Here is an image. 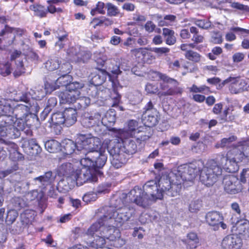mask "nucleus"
<instances>
[{"mask_svg": "<svg viewBox=\"0 0 249 249\" xmlns=\"http://www.w3.org/2000/svg\"><path fill=\"white\" fill-rule=\"evenodd\" d=\"M249 157V141L242 140L234 145L226 155L219 153L214 159L208 160L199 175L200 182L207 187L212 186L221 178L222 169L229 173L238 170V163Z\"/></svg>", "mask_w": 249, "mask_h": 249, "instance_id": "nucleus-1", "label": "nucleus"}, {"mask_svg": "<svg viewBox=\"0 0 249 249\" xmlns=\"http://www.w3.org/2000/svg\"><path fill=\"white\" fill-rule=\"evenodd\" d=\"M117 201L119 204L112 203L113 205L103 208L101 211L105 217L110 219L111 223L116 222L122 226L124 222L129 220L135 214V210L126 204L127 202L124 203L121 199Z\"/></svg>", "mask_w": 249, "mask_h": 249, "instance_id": "nucleus-2", "label": "nucleus"}, {"mask_svg": "<svg viewBox=\"0 0 249 249\" xmlns=\"http://www.w3.org/2000/svg\"><path fill=\"white\" fill-rule=\"evenodd\" d=\"M102 144L100 139L93 137L91 134H80L77 137V151H82L85 155V158L92 157V155L96 152H99L101 149H106L105 142Z\"/></svg>", "mask_w": 249, "mask_h": 249, "instance_id": "nucleus-3", "label": "nucleus"}, {"mask_svg": "<svg viewBox=\"0 0 249 249\" xmlns=\"http://www.w3.org/2000/svg\"><path fill=\"white\" fill-rule=\"evenodd\" d=\"M82 167L77 169L71 174L77 185L81 186L86 182H95L98 180L96 171L91 168L93 163L89 158H82L80 160Z\"/></svg>", "mask_w": 249, "mask_h": 249, "instance_id": "nucleus-4", "label": "nucleus"}, {"mask_svg": "<svg viewBox=\"0 0 249 249\" xmlns=\"http://www.w3.org/2000/svg\"><path fill=\"white\" fill-rule=\"evenodd\" d=\"M204 166L203 161L199 160L188 164H183L175 167L171 172L175 176H180L182 181H192L195 179L199 172L201 173Z\"/></svg>", "mask_w": 249, "mask_h": 249, "instance_id": "nucleus-5", "label": "nucleus"}, {"mask_svg": "<svg viewBox=\"0 0 249 249\" xmlns=\"http://www.w3.org/2000/svg\"><path fill=\"white\" fill-rule=\"evenodd\" d=\"M104 144L107 146V152L112 157L111 163L114 168L117 169L121 167L126 162L128 157L121 152L119 140L113 139L106 140Z\"/></svg>", "mask_w": 249, "mask_h": 249, "instance_id": "nucleus-6", "label": "nucleus"}, {"mask_svg": "<svg viewBox=\"0 0 249 249\" xmlns=\"http://www.w3.org/2000/svg\"><path fill=\"white\" fill-rule=\"evenodd\" d=\"M14 124L10 117H0V142L5 145V142H10L4 140V138L15 139L20 135V129H22V127L19 126L17 128Z\"/></svg>", "mask_w": 249, "mask_h": 249, "instance_id": "nucleus-7", "label": "nucleus"}, {"mask_svg": "<svg viewBox=\"0 0 249 249\" xmlns=\"http://www.w3.org/2000/svg\"><path fill=\"white\" fill-rule=\"evenodd\" d=\"M157 75L163 81V82L160 84V89L163 91L158 93L159 97L181 93V89L178 87V82L175 79L160 72H157Z\"/></svg>", "mask_w": 249, "mask_h": 249, "instance_id": "nucleus-8", "label": "nucleus"}, {"mask_svg": "<svg viewBox=\"0 0 249 249\" xmlns=\"http://www.w3.org/2000/svg\"><path fill=\"white\" fill-rule=\"evenodd\" d=\"M39 110V107L37 103H33L31 105H24L23 104H19L16 106L13 109L12 113L15 116L14 118L15 119V123L14 124L16 126V122L18 120H20L22 123H20V124H18V128L19 126L23 128L24 123L26 120V118L29 114L37 113Z\"/></svg>", "mask_w": 249, "mask_h": 249, "instance_id": "nucleus-9", "label": "nucleus"}, {"mask_svg": "<svg viewBox=\"0 0 249 249\" xmlns=\"http://www.w3.org/2000/svg\"><path fill=\"white\" fill-rule=\"evenodd\" d=\"M152 200L149 196L138 186H135L126 195L124 199L125 202L134 203L142 208L148 206Z\"/></svg>", "mask_w": 249, "mask_h": 249, "instance_id": "nucleus-10", "label": "nucleus"}, {"mask_svg": "<svg viewBox=\"0 0 249 249\" xmlns=\"http://www.w3.org/2000/svg\"><path fill=\"white\" fill-rule=\"evenodd\" d=\"M142 119L144 124L148 127L155 126L160 119L159 111L155 108L151 101H149L143 108Z\"/></svg>", "mask_w": 249, "mask_h": 249, "instance_id": "nucleus-11", "label": "nucleus"}, {"mask_svg": "<svg viewBox=\"0 0 249 249\" xmlns=\"http://www.w3.org/2000/svg\"><path fill=\"white\" fill-rule=\"evenodd\" d=\"M104 218L105 219L104 229L102 230V233L100 232V234L106 237L107 239L112 241L119 237L120 233L118 228L121 226L116 222L111 223L110 219H107L104 216Z\"/></svg>", "mask_w": 249, "mask_h": 249, "instance_id": "nucleus-12", "label": "nucleus"}, {"mask_svg": "<svg viewBox=\"0 0 249 249\" xmlns=\"http://www.w3.org/2000/svg\"><path fill=\"white\" fill-rule=\"evenodd\" d=\"M117 137L116 139L119 140V143L121 144L120 150L124 154L128 157L137 152V142L135 138L131 137L123 138L119 137V135H117Z\"/></svg>", "mask_w": 249, "mask_h": 249, "instance_id": "nucleus-13", "label": "nucleus"}, {"mask_svg": "<svg viewBox=\"0 0 249 249\" xmlns=\"http://www.w3.org/2000/svg\"><path fill=\"white\" fill-rule=\"evenodd\" d=\"M81 122L85 127H99L102 125L101 114L97 111L86 112L82 115Z\"/></svg>", "mask_w": 249, "mask_h": 249, "instance_id": "nucleus-14", "label": "nucleus"}, {"mask_svg": "<svg viewBox=\"0 0 249 249\" xmlns=\"http://www.w3.org/2000/svg\"><path fill=\"white\" fill-rule=\"evenodd\" d=\"M232 225V231L236 232L245 238H249V222L245 219H239L238 217L232 216L231 218Z\"/></svg>", "mask_w": 249, "mask_h": 249, "instance_id": "nucleus-15", "label": "nucleus"}, {"mask_svg": "<svg viewBox=\"0 0 249 249\" xmlns=\"http://www.w3.org/2000/svg\"><path fill=\"white\" fill-rule=\"evenodd\" d=\"M223 184L225 191L229 194H237L243 189L238 178L233 175L225 176L223 180Z\"/></svg>", "mask_w": 249, "mask_h": 249, "instance_id": "nucleus-16", "label": "nucleus"}, {"mask_svg": "<svg viewBox=\"0 0 249 249\" xmlns=\"http://www.w3.org/2000/svg\"><path fill=\"white\" fill-rule=\"evenodd\" d=\"M143 191L154 201L162 198V192L160 191L159 183H157L156 180L147 181L143 186Z\"/></svg>", "mask_w": 249, "mask_h": 249, "instance_id": "nucleus-17", "label": "nucleus"}, {"mask_svg": "<svg viewBox=\"0 0 249 249\" xmlns=\"http://www.w3.org/2000/svg\"><path fill=\"white\" fill-rule=\"evenodd\" d=\"M242 240L236 234L226 236L222 240L221 246L223 249H240Z\"/></svg>", "mask_w": 249, "mask_h": 249, "instance_id": "nucleus-18", "label": "nucleus"}, {"mask_svg": "<svg viewBox=\"0 0 249 249\" xmlns=\"http://www.w3.org/2000/svg\"><path fill=\"white\" fill-rule=\"evenodd\" d=\"M140 132V131L138 130V123L134 120L128 122L127 127L125 129H119L117 131V135L123 138L125 137H136V133Z\"/></svg>", "mask_w": 249, "mask_h": 249, "instance_id": "nucleus-19", "label": "nucleus"}, {"mask_svg": "<svg viewBox=\"0 0 249 249\" xmlns=\"http://www.w3.org/2000/svg\"><path fill=\"white\" fill-rule=\"evenodd\" d=\"M92 156L94 157L90 158V160L93 163L91 168L95 170L97 173V169L103 167L107 161V156L106 149H101L99 152H96L92 155Z\"/></svg>", "mask_w": 249, "mask_h": 249, "instance_id": "nucleus-20", "label": "nucleus"}, {"mask_svg": "<svg viewBox=\"0 0 249 249\" xmlns=\"http://www.w3.org/2000/svg\"><path fill=\"white\" fill-rule=\"evenodd\" d=\"M24 58L25 57L21 52L17 50L15 51L11 55V60L15 61L16 66L14 73L18 76L24 72L23 62Z\"/></svg>", "mask_w": 249, "mask_h": 249, "instance_id": "nucleus-21", "label": "nucleus"}, {"mask_svg": "<svg viewBox=\"0 0 249 249\" xmlns=\"http://www.w3.org/2000/svg\"><path fill=\"white\" fill-rule=\"evenodd\" d=\"M34 184L41 189H45L54 181V178L51 171L45 173L43 175L36 177L33 179Z\"/></svg>", "mask_w": 249, "mask_h": 249, "instance_id": "nucleus-22", "label": "nucleus"}, {"mask_svg": "<svg viewBox=\"0 0 249 249\" xmlns=\"http://www.w3.org/2000/svg\"><path fill=\"white\" fill-rule=\"evenodd\" d=\"M170 178H172V186L167 194L171 196H176L179 195L181 189V183L183 182L180 176H175L171 172Z\"/></svg>", "mask_w": 249, "mask_h": 249, "instance_id": "nucleus-23", "label": "nucleus"}, {"mask_svg": "<svg viewBox=\"0 0 249 249\" xmlns=\"http://www.w3.org/2000/svg\"><path fill=\"white\" fill-rule=\"evenodd\" d=\"M80 91H70L65 90L61 92L59 95L60 103L61 104H73L75 103L77 98L80 96Z\"/></svg>", "mask_w": 249, "mask_h": 249, "instance_id": "nucleus-24", "label": "nucleus"}, {"mask_svg": "<svg viewBox=\"0 0 249 249\" xmlns=\"http://www.w3.org/2000/svg\"><path fill=\"white\" fill-rule=\"evenodd\" d=\"M131 53L138 59L139 62L150 63L151 60L149 59V57H153L152 53L146 48L132 50Z\"/></svg>", "mask_w": 249, "mask_h": 249, "instance_id": "nucleus-25", "label": "nucleus"}, {"mask_svg": "<svg viewBox=\"0 0 249 249\" xmlns=\"http://www.w3.org/2000/svg\"><path fill=\"white\" fill-rule=\"evenodd\" d=\"M25 151L31 156H36L41 151V147L35 139H31L24 142Z\"/></svg>", "mask_w": 249, "mask_h": 249, "instance_id": "nucleus-26", "label": "nucleus"}, {"mask_svg": "<svg viewBox=\"0 0 249 249\" xmlns=\"http://www.w3.org/2000/svg\"><path fill=\"white\" fill-rule=\"evenodd\" d=\"M206 223L211 226L219 225L223 220L222 214L217 211H212L207 213L205 215Z\"/></svg>", "mask_w": 249, "mask_h": 249, "instance_id": "nucleus-27", "label": "nucleus"}, {"mask_svg": "<svg viewBox=\"0 0 249 249\" xmlns=\"http://www.w3.org/2000/svg\"><path fill=\"white\" fill-rule=\"evenodd\" d=\"M13 100L16 102H22L24 105H31L33 103H37L32 94L28 91L16 92Z\"/></svg>", "mask_w": 249, "mask_h": 249, "instance_id": "nucleus-28", "label": "nucleus"}, {"mask_svg": "<svg viewBox=\"0 0 249 249\" xmlns=\"http://www.w3.org/2000/svg\"><path fill=\"white\" fill-rule=\"evenodd\" d=\"M5 148L9 153V157L13 161L21 160L23 157L18 151V145L13 142H5Z\"/></svg>", "mask_w": 249, "mask_h": 249, "instance_id": "nucleus-29", "label": "nucleus"}, {"mask_svg": "<svg viewBox=\"0 0 249 249\" xmlns=\"http://www.w3.org/2000/svg\"><path fill=\"white\" fill-rule=\"evenodd\" d=\"M76 149L77 150V138L76 143L71 140L66 139L61 143L60 150L66 155L72 154Z\"/></svg>", "mask_w": 249, "mask_h": 249, "instance_id": "nucleus-30", "label": "nucleus"}, {"mask_svg": "<svg viewBox=\"0 0 249 249\" xmlns=\"http://www.w3.org/2000/svg\"><path fill=\"white\" fill-rule=\"evenodd\" d=\"M12 107L11 106L9 100L1 99L0 100V117H10L11 119L15 123V119L14 116H12Z\"/></svg>", "mask_w": 249, "mask_h": 249, "instance_id": "nucleus-31", "label": "nucleus"}, {"mask_svg": "<svg viewBox=\"0 0 249 249\" xmlns=\"http://www.w3.org/2000/svg\"><path fill=\"white\" fill-rule=\"evenodd\" d=\"M107 76H108L109 81L111 82L112 85L113 86L114 82L111 77V74L106 71H100L98 73L92 76L91 82L95 86H99L104 83Z\"/></svg>", "mask_w": 249, "mask_h": 249, "instance_id": "nucleus-32", "label": "nucleus"}, {"mask_svg": "<svg viewBox=\"0 0 249 249\" xmlns=\"http://www.w3.org/2000/svg\"><path fill=\"white\" fill-rule=\"evenodd\" d=\"M65 126L69 127L73 125L77 121V112L76 108H67L63 112Z\"/></svg>", "mask_w": 249, "mask_h": 249, "instance_id": "nucleus-33", "label": "nucleus"}, {"mask_svg": "<svg viewBox=\"0 0 249 249\" xmlns=\"http://www.w3.org/2000/svg\"><path fill=\"white\" fill-rule=\"evenodd\" d=\"M105 223V219L104 216H101V218L96 222L93 223L88 229L86 234L88 235L93 236L94 234L96 235H101L100 232H102V230H103L104 225Z\"/></svg>", "mask_w": 249, "mask_h": 249, "instance_id": "nucleus-34", "label": "nucleus"}, {"mask_svg": "<svg viewBox=\"0 0 249 249\" xmlns=\"http://www.w3.org/2000/svg\"><path fill=\"white\" fill-rule=\"evenodd\" d=\"M75 183L74 179L71 175L70 176L66 177V179L61 180L59 182L57 188L59 191L68 192L72 188Z\"/></svg>", "mask_w": 249, "mask_h": 249, "instance_id": "nucleus-35", "label": "nucleus"}, {"mask_svg": "<svg viewBox=\"0 0 249 249\" xmlns=\"http://www.w3.org/2000/svg\"><path fill=\"white\" fill-rule=\"evenodd\" d=\"M182 241L186 245V247L188 249H193L196 248L199 244V239L197 234L193 232L188 233L187 239L182 240Z\"/></svg>", "mask_w": 249, "mask_h": 249, "instance_id": "nucleus-36", "label": "nucleus"}, {"mask_svg": "<svg viewBox=\"0 0 249 249\" xmlns=\"http://www.w3.org/2000/svg\"><path fill=\"white\" fill-rule=\"evenodd\" d=\"M243 83V80L240 79L239 77H229V78L225 79L223 83L227 84L230 83L231 85L230 86L229 89L231 92L232 93H237L239 92V89L237 88H233V87L237 85H242Z\"/></svg>", "mask_w": 249, "mask_h": 249, "instance_id": "nucleus-37", "label": "nucleus"}, {"mask_svg": "<svg viewBox=\"0 0 249 249\" xmlns=\"http://www.w3.org/2000/svg\"><path fill=\"white\" fill-rule=\"evenodd\" d=\"M174 31L167 28L162 29V35L165 38V41L166 44L168 45H173L176 42V37L175 36Z\"/></svg>", "mask_w": 249, "mask_h": 249, "instance_id": "nucleus-38", "label": "nucleus"}, {"mask_svg": "<svg viewBox=\"0 0 249 249\" xmlns=\"http://www.w3.org/2000/svg\"><path fill=\"white\" fill-rule=\"evenodd\" d=\"M102 125L104 126L111 125L114 124L116 121L115 112L114 109H110L107 112L103 117L101 115Z\"/></svg>", "mask_w": 249, "mask_h": 249, "instance_id": "nucleus-39", "label": "nucleus"}, {"mask_svg": "<svg viewBox=\"0 0 249 249\" xmlns=\"http://www.w3.org/2000/svg\"><path fill=\"white\" fill-rule=\"evenodd\" d=\"M172 178H170V174H169V178L167 177L160 178L158 183L160 191L162 192V194L164 192H166V194L168 193L172 186Z\"/></svg>", "mask_w": 249, "mask_h": 249, "instance_id": "nucleus-40", "label": "nucleus"}, {"mask_svg": "<svg viewBox=\"0 0 249 249\" xmlns=\"http://www.w3.org/2000/svg\"><path fill=\"white\" fill-rule=\"evenodd\" d=\"M30 8L32 11H34L35 16L40 18H43L47 16V10L44 6L36 4L31 5Z\"/></svg>", "mask_w": 249, "mask_h": 249, "instance_id": "nucleus-41", "label": "nucleus"}, {"mask_svg": "<svg viewBox=\"0 0 249 249\" xmlns=\"http://www.w3.org/2000/svg\"><path fill=\"white\" fill-rule=\"evenodd\" d=\"M237 140V137L231 135L228 138H224L217 142L215 145L216 148L230 147L232 145V142Z\"/></svg>", "mask_w": 249, "mask_h": 249, "instance_id": "nucleus-42", "label": "nucleus"}, {"mask_svg": "<svg viewBox=\"0 0 249 249\" xmlns=\"http://www.w3.org/2000/svg\"><path fill=\"white\" fill-rule=\"evenodd\" d=\"M46 150L50 153H55L60 150L61 143L54 140L47 141L45 143Z\"/></svg>", "mask_w": 249, "mask_h": 249, "instance_id": "nucleus-43", "label": "nucleus"}, {"mask_svg": "<svg viewBox=\"0 0 249 249\" xmlns=\"http://www.w3.org/2000/svg\"><path fill=\"white\" fill-rule=\"evenodd\" d=\"M106 238L102 235L95 236L94 240L90 244V246L95 249L103 248L106 243Z\"/></svg>", "mask_w": 249, "mask_h": 249, "instance_id": "nucleus-44", "label": "nucleus"}, {"mask_svg": "<svg viewBox=\"0 0 249 249\" xmlns=\"http://www.w3.org/2000/svg\"><path fill=\"white\" fill-rule=\"evenodd\" d=\"M90 104V99L88 97H78L74 105L76 109H85Z\"/></svg>", "mask_w": 249, "mask_h": 249, "instance_id": "nucleus-45", "label": "nucleus"}, {"mask_svg": "<svg viewBox=\"0 0 249 249\" xmlns=\"http://www.w3.org/2000/svg\"><path fill=\"white\" fill-rule=\"evenodd\" d=\"M45 67L50 71L57 69L60 67V62L58 58L54 57L50 58L45 63Z\"/></svg>", "mask_w": 249, "mask_h": 249, "instance_id": "nucleus-46", "label": "nucleus"}, {"mask_svg": "<svg viewBox=\"0 0 249 249\" xmlns=\"http://www.w3.org/2000/svg\"><path fill=\"white\" fill-rule=\"evenodd\" d=\"M43 196V194L40 192H38L37 190H34L27 193L25 195V197L28 201H33L36 200L40 201Z\"/></svg>", "mask_w": 249, "mask_h": 249, "instance_id": "nucleus-47", "label": "nucleus"}, {"mask_svg": "<svg viewBox=\"0 0 249 249\" xmlns=\"http://www.w3.org/2000/svg\"><path fill=\"white\" fill-rule=\"evenodd\" d=\"M185 52V53L184 55L187 59L195 63L200 62L201 56L199 53L192 50Z\"/></svg>", "mask_w": 249, "mask_h": 249, "instance_id": "nucleus-48", "label": "nucleus"}, {"mask_svg": "<svg viewBox=\"0 0 249 249\" xmlns=\"http://www.w3.org/2000/svg\"><path fill=\"white\" fill-rule=\"evenodd\" d=\"M60 76L56 79V83L59 87L60 86H67L71 82L72 77L71 75L63 73L59 74Z\"/></svg>", "mask_w": 249, "mask_h": 249, "instance_id": "nucleus-49", "label": "nucleus"}, {"mask_svg": "<svg viewBox=\"0 0 249 249\" xmlns=\"http://www.w3.org/2000/svg\"><path fill=\"white\" fill-rule=\"evenodd\" d=\"M107 15L109 17H116L120 14V10L117 6L110 2L106 4Z\"/></svg>", "mask_w": 249, "mask_h": 249, "instance_id": "nucleus-50", "label": "nucleus"}, {"mask_svg": "<svg viewBox=\"0 0 249 249\" xmlns=\"http://www.w3.org/2000/svg\"><path fill=\"white\" fill-rule=\"evenodd\" d=\"M52 123L56 125L64 124L65 125L64 113L56 112L53 113L51 117Z\"/></svg>", "mask_w": 249, "mask_h": 249, "instance_id": "nucleus-51", "label": "nucleus"}, {"mask_svg": "<svg viewBox=\"0 0 249 249\" xmlns=\"http://www.w3.org/2000/svg\"><path fill=\"white\" fill-rule=\"evenodd\" d=\"M18 213L15 210H10L7 213V215L5 218V223L8 225H12L16 220Z\"/></svg>", "mask_w": 249, "mask_h": 249, "instance_id": "nucleus-52", "label": "nucleus"}, {"mask_svg": "<svg viewBox=\"0 0 249 249\" xmlns=\"http://www.w3.org/2000/svg\"><path fill=\"white\" fill-rule=\"evenodd\" d=\"M59 172L61 175L66 177L70 176L74 172L72 164L70 163L63 164L59 168Z\"/></svg>", "mask_w": 249, "mask_h": 249, "instance_id": "nucleus-53", "label": "nucleus"}, {"mask_svg": "<svg viewBox=\"0 0 249 249\" xmlns=\"http://www.w3.org/2000/svg\"><path fill=\"white\" fill-rule=\"evenodd\" d=\"M105 4L104 2L98 1L96 4V7L91 10L90 14L93 16L97 13L104 15L105 14Z\"/></svg>", "mask_w": 249, "mask_h": 249, "instance_id": "nucleus-54", "label": "nucleus"}, {"mask_svg": "<svg viewBox=\"0 0 249 249\" xmlns=\"http://www.w3.org/2000/svg\"><path fill=\"white\" fill-rule=\"evenodd\" d=\"M190 91L193 92H200L204 94H208L210 92V88L205 86L202 85L199 87L196 85H193L190 88Z\"/></svg>", "mask_w": 249, "mask_h": 249, "instance_id": "nucleus-55", "label": "nucleus"}, {"mask_svg": "<svg viewBox=\"0 0 249 249\" xmlns=\"http://www.w3.org/2000/svg\"><path fill=\"white\" fill-rule=\"evenodd\" d=\"M83 86L84 84L79 82H70L67 86L66 90L74 92L79 91V89H82Z\"/></svg>", "mask_w": 249, "mask_h": 249, "instance_id": "nucleus-56", "label": "nucleus"}, {"mask_svg": "<svg viewBox=\"0 0 249 249\" xmlns=\"http://www.w3.org/2000/svg\"><path fill=\"white\" fill-rule=\"evenodd\" d=\"M202 207L201 202L199 200L193 201L189 205V211L193 213L198 212Z\"/></svg>", "mask_w": 249, "mask_h": 249, "instance_id": "nucleus-57", "label": "nucleus"}, {"mask_svg": "<svg viewBox=\"0 0 249 249\" xmlns=\"http://www.w3.org/2000/svg\"><path fill=\"white\" fill-rule=\"evenodd\" d=\"M44 87V90L47 93H51L52 91L59 88L56 81L54 83L47 81L45 83Z\"/></svg>", "mask_w": 249, "mask_h": 249, "instance_id": "nucleus-58", "label": "nucleus"}, {"mask_svg": "<svg viewBox=\"0 0 249 249\" xmlns=\"http://www.w3.org/2000/svg\"><path fill=\"white\" fill-rule=\"evenodd\" d=\"M57 104V100L55 97L50 98L46 104V106L44 109L46 113H49L53 108Z\"/></svg>", "mask_w": 249, "mask_h": 249, "instance_id": "nucleus-59", "label": "nucleus"}, {"mask_svg": "<svg viewBox=\"0 0 249 249\" xmlns=\"http://www.w3.org/2000/svg\"><path fill=\"white\" fill-rule=\"evenodd\" d=\"M151 50L159 56L162 54L167 55L170 51L167 47H155L151 48Z\"/></svg>", "mask_w": 249, "mask_h": 249, "instance_id": "nucleus-60", "label": "nucleus"}, {"mask_svg": "<svg viewBox=\"0 0 249 249\" xmlns=\"http://www.w3.org/2000/svg\"><path fill=\"white\" fill-rule=\"evenodd\" d=\"M195 24L203 29H208L211 26V22L205 19L196 20L195 21Z\"/></svg>", "mask_w": 249, "mask_h": 249, "instance_id": "nucleus-61", "label": "nucleus"}, {"mask_svg": "<svg viewBox=\"0 0 249 249\" xmlns=\"http://www.w3.org/2000/svg\"><path fill=\"white\" fill-rule=\"evenodd\" d=\"M226 2L231 3V7L242 11H248V6L238 2H232L231 0H226Z\"/></svg>", "mask_w": 249, "mask_h": 249, "instance_id": "nucleus-62", "label": "nucleus"}, {"mask_svg": "<svg viewBox=\"0 0 249 249\" xmlns=\"http://www.w3.org/2000/svg\"><path fill=\"white\" fill-rule=\"evenodd\" d=\"M34 93L36 95L33 97V98L36 100H40L41 98L45 96L46 93V91H45L42 87H38L36 88V89L34 91Z\"/></svg>", "mask_w": 249, "mask_h": 249, "instance_id": "nucleus-63", "label": "nucleus"}, {"mask_svg": "<svg viewBox=\"0 0 249 249\" xmlns=\"http://www.w3.org/2000/svg\"><path fill=\"white\" fill-rule=\"evenodd\" d=\"M71 69V66L70 63H64L61 65L60 70L59 71L60 72L58 74V75L62 74L63 73H66L67 74H68L70 72Z\"/></svg>", "mask_w": 249, "mask_h": 249, "instance_id": "nucleus-64", "label": "nucleus"}]
</instances>
